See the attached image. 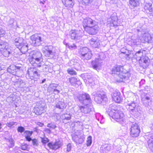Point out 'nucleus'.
<instances>
[{
  "mask_svg": "<svg viewBox=\"0 0 153 153\" xmlns=\"http://www.w3.org/2000/svg\"><path fill=\"white\" fill-rule=\"evenodd\" d=\"M31 141H32V144L33 146H37L39 145V141L38 139L36 138L31 139Z\"/></svg>",
  "mask_w": 153,
  "mask_h": 153,
  "instance_id": "38",
  "label": "nucleus"
},
{
  "mask_svg": "<svg viewBox=\"0 0 153 153\" xmlns=\"http://www.w3.org/2000/svg\"><path fill=\"white\" fill-rule=\"evenodd\" d=\"M110 114L112 118L115 120L120 123L124 122L125 115L122 112L116 109L112 108Z\"/></svg>",
  "mask_w": 153,
  "mask_h": 153,
  "instance_id": "5",
  "label": "nucleus"
},
{
  "mask_svg": "<svg viewBox=\"0 0 153 153\" xmlns=\"http://www.w3.org/2000/svg\"><path fill=\"white\" fill-rule=\"evenodd\" d=\"M44 131L47 134H50L51 133V130L48 128H45L44 130Z\"/></svg>",
  "mask_w": 153,
  "mask_h": 153,
  "instance_id": "51",
  "label": "nucleus"
},
{
  "mask_svg": "<svg viewBox=\"0 0 153 153\" xmlns=\"http://www.w3.org/2000/svg\"><path fill=\"white\" fill-rule=\"evenodd\" d=\"M112 74H116L122 79H128L130 76V73L124 69L123 66L118 65L114 67L112 69Z\"/></svg>",
  "mask_w": 153,
  "mask_h": 153,
  "instance_id": "2",
  "label": "nucleus"
},
{
  "mask_svg": "<svg viewBox=\"0 0 153 153\" xmlns=\"http://www.w3.org/2000/svg\"><path fill=\"white\" fill-rule=\"evenodd\" d=\"M11 80L14 83L13 85H14L24 86L25 85V83L21 79L16 78L15 75H13L12 76Z\"/></svg>",
  "mask_w": 153,
  "mask_h": 153,
  "instance_id": "16",
  "label": "nucleus"
},
{
  "mask_svg": "<svg viewBox=\"0 0 153 153\" xmlns=\"http://www.w3.org/2000/svg\"><path fill=\"white\" fill-rule=\"evenodd\" d=\"M94 7L96 8H98L99 5V4L98 3L97 1L95 2H94Z\"/></svg>",
  "mask_w": 153,
  "mask_h": 153,
  "instance_id": "53",
  "label": "nucleus"
},
{
  "mask_svg": "<svg viewBox=\"0 0 153 153\" xmlns=\"http://www.w3.org/2000/svg\"><path fill=\"white\" fill-rule=\"evenodd\" d=\"M129 4L132 7H136L139 4V0H130Z\"/></svg>",
  "mask_w": 153,
  "mask_h": 153,
  "instance_id": "31",
  "label": "nucleus"
},
{
  "mask_svg": "<svg viewBox=\"0 0 153 153\" xmlns=\"http://www.w3.org/2000/svg\"><path fill=\"white\" fill-rule=\"evenodd\" d=\"M92 56V54L90 51L81 58L84 60H88L91 58Z\"/></svg>",
  "mask_w": 153,
  "mask_h": 153,
  "instance_id": "30",
  "label": "nucleus"
},
{
  "mask_svg": "<svg viewBox=\"0 0 153 153\" xmlns=\"http://www.w3.org/2000/svg\"><path fill=\"white\" fill-rule=\"evenodd\" d=\"M140 132V129L137 123L133 124L130 128V135L133 137H138Z\"/></svg>",
  "mask_w": 153,
  "mask_h": 153,
  "instance_id": "9",
  "label": "nucleus"
},
{
  "mask_svg": "<svg viewBox=\"0 0 153 153\" xmlns=\"http://www.w3.org/2000/svg\"><path fill=\"white\" fill-rule=\"evenodd\" d=\"M16 123V122H10L7 123L6 124V125L7 127L11 128L13 127V126Z\"/></svg>",
  "mask_w": 153,
  "mask_h": 153,
  "instance_id": "43",
  "label": "nucleus"
},
{
  "mask_svg": "<svg viewBox=\"0 0 153 153\" xmlns=\"http://www.w3.org/2000/svg\"><path fill=\"white\" fill-rule=\"evenodd\" d=\"M112 98L114 101L117 103H120L122 100L121 93L118 91H116L113 92Z\"/></svg>",
  "mask_w": 153,
  "mask_h": 153,
  "instance_id": "14",
  "label": "nucleus"
},
{
  "mask_svg": "<svg viewBox=\"0 0 153 153\" xmlns=\"http://www.w3.org/2000/svg\"><path fill=\"white\" fill-rule=\"evenodd\" d=\"M81 33L80 30H71L69 32L68 35L71 39L77 40L80 39L81 37Z\"/></svg>",
  "mask_w": 153,
  "mask_h": 153,
  "instance_id": "11",
  "label": "nucleus"
},
{
  "mask_svg": "<svg viewBox=\"0 0 153 153\" xmlns=\"http://www.w3.org/2000/svg\"><path fill=\"white\" fill-rule=\"evenodd\" d=\"M69 81L72 84V85H74L73 84H75V85H80L81 84V82L80 80L74 77L70 78Z\"/></svg>",
  "mask_w": 153,
  "mask_h": 153,
  "instance_id": "22",
  "label": "nucleus"
},
{
  "mask_svg": "<svg viewBox=\"0 0 153 153\" xmlns=\"http://www.w3.org/2000/svg\"><path fill=\"white\" fill-rule=\"evenodd\" d=\"M53 50L52 46H46L42 48V51L46 56L51 58L55 55V52Z\"/></svg>",
  "mask_w": 153,
  "mask_h": 153,
  "instance_id": "10",
  "label": "nucleus"
},
{
  "mask_svg": "<svg viewBox=\"0 0 153 153\" xmlns=\"http://www.w3.org/2000/svg\"><path fill=\"white\" fill-rule=\"evenodd\" d=\"M121 54H124V56L127 60H129L132 58V55L130 53V51L125 48H122L120 50Z\"/></svg>",
  "mask_w": 153,
  "mask_h": 153,
  "instance_id": "19",
  "label": "nucleus"
},
{
  "mask_svg": "<svg viewBox=\"0 0 153 153\" xmlns=\"http://www.w3.org/2000/svg\"><path fill=\"white\" fill-rule=\"evenodd\" d=\"M73 1L74 0H64L62 1V3L68 9H70L72 8L74 4Z\"/></svg>",
  "mask_w": 153,
  "mask_h": 153,
  "instance_id": "21",
  "label": "nucleus"
},
{
  "mask_svg": "<svg viewBox=\"0 0 153 153\" xmlns=\"http://www.w3.org/2000/svg\"><path fill=\"white\" fill-rule=\"evenodd\" d=\"M9 68H8V71L9 72L11 73L12 72V71H10L9 70L10 69L13 70H15L16 71V69H19L21 68V67L19 66H15V65H12L10 66Z\"/></svg>",
  "mask_w": 153,
  "mask_h": 153,
  "instance_id": "36",
  "label": "nucleus"
},
{
  "mask_svg": "<svg viewBox=\"0 0 153 153\" xmlns=\"http://www.w3.org/2000/svg\"><path fill=\"white\" fill-rule=\"evenodd\" d=\"M140 38L137 36H133L131 37V40L128 42V44L133 46H137L140 45L141 42Z\"/></svg>",
  "mask_w": 153,
  "mask_h": 153,
  "instance_id": "12",
  "label": "nucleus"
},
{
  "mask_svg": "<svg viewBox=\"0 0 153 153\" xmlns=\"http://www.w3.org/2000/svg\"><path fill=\"white\" fill-rule=\"evenodd\" d=\"M1 52L3 55L4 56L7 57L9 56L12 53L11 50L10 48H8L3 50H1Z\"/></svg>",
  "mask_w": 153,
  "mask_h": 153,
  "instance_id": "23",
  "label": "nucleus"
},
{
  "mask_svg": "<svg viewBox=\"0 0 153 153\" xmlns=\"http://www.w3.org/2000/svg\"><path fill=\"white\" fill-rule=\"evenodd\" d=\"M148 143L149 146L150 145L153 146V138L149 140Z\"/></svg>",
  "mask_w": 153,
  "mask_h": 153,
  "instance_id": "49",
  "label": "nucleus"
},
{
  "mask_svg": "<svg viewBox=\"0 0 153 153\" xmlns=\"http://www.w3.org/2000/svg\"><path fill=\"white\" fill-rule=\"evenodd\" d=\"M8 74H7V73H4V74H3L1 75V77H4V76H5L6 75H7Z\"/></svg>",
  "mask_w": 153,
  "mask_h": 153,
  "instance_id": "56",
  "label": "nucleus"
},
{
  "mask_svg": "<svg viewBox=\"0 0 153 153\" xmlns=\"http://www.w3.org/2000/svg\"><path fill=\"white\" fill-rule=\"evenodd\" d=\"M27 75L30 77L32 79L34 77L38 76L39 74L37 71H36L35 69H29L28 70L27 73Z\"/></svg>",
  "mask_w": 153,
  "mask_h": 153,
  "instance_id": "20",
  "label": "nucleus"
},
{
  "mask_svg": "<svg viewBox=\"0 0 153 153\" xmlns=\"http://www.w3.org/2000/svg\"><path fill=\"white\" fill-rule=\"evenodd\" d=\"M94 0H83V2L86 5H89L91 4Z\"/></svg>",
  "mask_w": 153,
  "mask_h": 153,
  "instance_id": "46",
  "label": "nucleus"
},
{
  "mask_svg": "<svg viewBox=\"0 0 153 153\" xmlns=\"http://www.w3.org/2000/svg\"><path fill=\"white\" fill-rule=\"evenodd\" d=\"M4 33V31H3L1 29H0V34H1V35H3Z\"/></svg>",
  "mask_w": 153,
  "mask_h": 153,
  "instance_id": "55",
  "label": "nucleus"
},
{
  "mask_svg": "<svg viewBox=\"0 0 153 153\" xmlns=\"http://www.w3.org/2000/svg\"><path fill=\"white\" fill-rule=\"evenodd\" d=\"M144 8L146 10L148 11L149 12H151L152 11V4L151 3H146Z\"/></svg>",
  "mask_w": 153,
  "mask_h": 153,
  "instance_id": "33",
  "label": "nucleus"
},
{
  "mask_svg": "<svg viewBox=\"0 0 153 153\" xmlns=\"http://www.w3.org/2000/svg\"><path fill=\"white\" fill-rule=\"evenodd\" d=\"M32 44L34 46H39L44 40V36L39 34H35L30 36Z\"/></svg>",
  "mask_w": 153,
  "mask_h": 153,
  "instance_id": "8",
  "label": "nucleus"
},
{
  "mask_svg": "<svg viewBox=\"0 0 153 153\" xmlns=\"http://www.w3.org/2000/svg\"><path fill=\"white\" fill-rule=\"evenodd\" d=\"M41 142L44 144H46L49 141V139L46 137H41Z\"/></svg>",
  "mask_w": 153,
  "mask_h": 153,
  "instance_id": "41",
  "label": "nucleus"
},
{
  "mask_svg": "<svg viewBox=\"0 0 153 153\" xmlns=\"http://www.w3.org/2000/svg\"><path fill=\"white\" fill-rule=\"evenodd\" d=\"M45 2V1L44 0H41L40 1V3L41 4H44Z\"/></svg>",
  "mask_w": 153,
  "mask_h": 153,
  "instance_id": "57",
  "label": "nucleus"
},
{
  "mask_svg": "<svg viewBox=\"0 0 153 153\" xmlns=\"http://www.w3.org/2000/svg\"><path fill=\"white\" fill-rule=\"evenodd\" d=\"M24 133L25 134V138L27 141L30 142L31 141V138L30 137L32 135L33 131L28 130L25 131Z\"/></svg>",
  "mask_w": 153,
  "mask_h": 153,
  "instance_id": "25",
  "label": "nucleus"
},
{
  "mask_svg": "<svg viewBox=\"0 0 153 153\" xmlns=\"http://www.w3.org/2000/svg\"><path fill=\"white\" fill-rule=\"evenodd\" d=\"M13 43L22 53H25L27 51L28 45L22 38L18 37L15 39Z\"/></svg>",
  "mask_w": 153,
  "mask_h": 153,
  "instance_id": "4",
  "label": "nucleus"
},
{
  "mask_svg": "<svg viewBox=\"0 0 153 153\" xmlns=\"http://www.w3.org/2000/svg\"><path fill=\"white\" fill-rule=\"evenodd\" d=\"M143 51L142 50H140L137 52L134 56V57L137 60L139 61L140 62L143 63V65L145 64L146 65H148L149 61V59L148 57L143 56Z\"/></svg>",
  "mask_w": 153,
  "mask_h": 153,
  "instance_id": "7",
  "label": "nucleus"
},
{
  "mask_svg": "<svg viewBox=\"0 0 153 153\" xmlns=\"http://www.w3.org/2000/svg\"><path fill=\"white\" fill-rule=\"evenodd\" d=\"M46 108L44 106L39 105L35 107L33 109V112L36 115H41L45 112Z\"/></svg>",
  "mask_w": 153,
  "mask_h": 153,
  "instance_id": "15",
  "label": "nucleus"
},
{
  "mask_svg": "<svg viewBox=\"0 0 153 153\" xmlns=\"http://www.w3.org/2000/svg\"><path fill=\"white\" fill-rule=\"evenodd\" d=\"M38 67H41V65H38Z\"/></svg>",
  "mask_w": 153,
  "mask_h": 153,
  "instance_id": "62",
  "label": "nucleus"
},
{
  "mask_svg": "<svg viewBox=\"0 0 153 153\" xmlns=\"http://www.w3.org/2000/svg\"><path fill=\"white\" fill-rule=\"evenodd\" d=\"M47 145L50 149L56 150L60 148L62 144L59 140H56L54 143H48Z\"/></svg>",
  "mask_w": 153,
  "mask_h": 153,
  "instance_id": "13",
  "label": "nucleus"
},
{
  "mask_svg": "<svg viewBox=\"0 0 153 153\" xmlns=\"http://www.w3.org/2000/svg\"><path fill=\"white\" fill-rule=\"evenodd\" d=\"M90 51L89 49L86 47H84L80 48L79 51V53L81 57H82L87 53Z\"/></svg>",
  "mask_w": 153,
  "mask_h": 153,
  "instance_id": "28",
  "label": "nucleus"
},
{
  "mask_svg": "<svg viewBox=\"0 0 153 153\" xmlns=\"http://www.w3.org/2000/svg\"><path fill=\"white\" fill-rule=\"evenodd\" d=\"M62 120L63 123H67L65 122V120H70L71 119V116L70 114L67 113L64 114L62 116Z\"/></svg>",
  "mask_w": 153,
  "mask_h": 153,
  "instance_id": "27",
  "label": "nucleus"
},
{
  "mask_svg": "<svg viewBox=\"0 0 153 153\" xmlns=\"http://www.w3.org/2000/svg\"><path fill=\"white\" fill-rule=\"evenodd\" d=\"M68 48L70 49H75L76 48V46L74 44H73L71 45L69 44L68 45Z\"/></svg>",
  "mask_w": 153,
  "mask_h": 153,
  "instance_id": "44",
  "label": "nucleus"
},
{
  "mask_svg": "<svg viewBox=\"0 0 153 153\" xmlns=\"http://www.w3.org/2000/svg\"><path fill=\"white\" fill-rule=\"evenodd\" d=\"M46 81V79H43L40 82V83L41 84L43 83H45Z\"/></svg>",
  "mask_w": 153,
  "mask_h": 153,
  "instance_id": "54",
  "label": "nucleus"
},
{
  "mask_svg": "<svg viewBox=\"0 0 153 153\" xmlns=\"http://www.w3.org/2000/svg\"><path fill=\"white\" fill-rule=\"evenodd\" d=\"M63 43L64 45H65L67 47H68V45H69V44L66 43V42L65 41H64Z\"/></svg>",
  "mask_w": 153,
  "mask_h": 153,
  "instance_id": "58",
  "label": "nucleus"
},
{
  "mask_svg": "<svg viewBox=\"0 0 153 153\" xmlns=\"http://www.w3.org/2000/svg\"><path fill=\"white\" fill-rule=\"evenodd\" d=\"M47 127L51 129H54L56 127V126L52 123H48L47 126Z\"/></svg>",
  "mask_w": 153,
  "mask_h": 153,
  "instance_id": "45",
  "label": "nucleus"
},
{
  "mask_svg": "<svg viewBox=\"0 0 153 153\" xmlns=\"http://www.w3.org/2000/svg\"><path fill=\"white\" fill-rule=\"evenodd\" d=\"M111 18L112 21V24L114 26H116L117 25L116 24H114V23L117 20V18L116 16V14H114L111 15Z\"/></svg>",
  "mask_w": 153,
  "mask_h": 153,
  "instance_id": "34",
  "label": "nucleus"
},
{
  "mask_svg": "<svg viewBox=\"0 0 153 153\" xmlns=\"http://www.w3.org/2000/svg\"><path fill=\"white\" fill-rule=\"evenodd\" d=\"M78 99L80 101H83L85 100H90L89 95L87 94H82L78 97Z\"/></svg>",
  "mask_w": 153,
  "mask_h": 153,
  "instance_id": "24",
  "label": "nucleus"
},
{
  "mask_svg": "<svg viewBox=\"0 0 153 153\" xmlns=\"http://www.w3.org/2000/svg\"><path fill=\"white\" fill-rule=\"evenodd\" d=\"M71 146L70 143L68 144L67 147V152H69L71 149Z\"/></svg>",
  "mask_w": 153,
  "mask_h": 153,
  "instance_id": "48",
  "label": "nucleus"
},
{
  "mask_svg": "<svg viewBox=\"0 0 153 153\" xmlns=\"http://www.w3.org/2000/svg\"><path fill=\"white\" fill-rule=\"evenodd\" d=\"M83 25L84 30L90 34H96L100 29L97 22L89 17L83 19Z\"/></svg>",
  "mask_w": 153,
  "mask_h": 153,
  "instance_id": "1",
  "label": "nucleus"
},
{
  "mask_svg": "<svg viewBox=\"0 0 153 153\" xmlns=\"http://www.w3.org/2000/svg\"><path fill=\"white\" fill-rule=\"evenodd\" d=\"M102 60L100 58H96L92 62V65L93 68L94 69L99 70L100 68Z\"/></svg>",
  "mask_w": 153,
  "mask_h": 153,
  "instance_id": "18",
  "label": "nucleus"
},
{
  "mask_svg": "<svg viewBox=\"0 0 153 153\" xmlns=\"http://www.w3.org/2000/svg\"><path fill=\"white\" fill-rule=\"evenodd\" d=\"M145 83V80L144 79H142L139 82L140 86H141L144 84Z\"/></svg>",
  "mask_w": 153,
  "mask_h": 153,
  "instance_id": "50",
  "label": "nucleus"
},
{
  "mask_svg": "<svg viewBox=\"0 0 153 153\" xmlns=\"http://www.w3.org/2000/svg\"><path fill=\"white\" fill-rule=\"evenodd\" d=\"M8 44L7 42L2 41L0 43V49L3 50L8 48Z\"/></svg>",
  "mask_w": 153,
  "mask_h": 153,
  "instance_id": "32",
  "label": "nucleus"
},
{
  "mask_svg": "<svg viewBox=\"0 0 153 153\" xmlns=\"http://www.w3.org/2000/svg\"><path fill=\"white\" fill-rule=\"evenodd\" d=\"M37 124L40 127H42L44 125V124L40 122H38L37 123Z\"/></svg>",
  "mask_w": 153,
  "mask_h": 153,
  "instance_id": "52",
  "label": "nucleus"
},
{
  "mask_svg": "<svg viewBox=\"0 0 153 153\" xmlns=\"http://www.w3.org/2000/svg\"><path fill=\"white\" fill-rule=\"evenodd\" d=\"M20 147L21 149L23 150L28 151L29 149L28 145L26 143L21 145Z\"/></svg>",
  "mask_w": 153,
  "mask_h": 153,
  "instance_id": "39",
  "label": "nucleus"
},
{
  "mask_svg": "<svg viewBox=\"0 0 153 153\" xmlns=\"http://www.w3.org/2000/svg\"><path fill=\"white\" fill-rule=\"evenodd\" d=\"M42 55L39 52L34 51L33 52V55L29 56V61L30 63L33 64L34 63L36 64L40 63L42 60Z\"/></svg>",
  "mask_w": 153,
  "mask_h": 153,
  "instance_id": "6",
  "label": "nucleus"
},
{
  "mask_svg": "<svg viewBox=\"0 0 153 153\" xmlns=\"http://www.w3.org/2000/svg\"><path fill=\"white\" fill-rule=\"evenodd\" d=\"M1 124L0 123V129H1Z\"/></svg>",
  "mask_w": 153,
  "mask_h": 153,
  "instance_id": "61",
  "label": "nucleus"
},
{
  "mask_svg": "<svg viewBox=\"0 0 153 153\" xmlns=\"http://www.w3.org/2000/svg\"><path fill=\"white\" fill-rule=\"evenodd\" d=\"M90 42L91 46L94 48H97L100 45V41L98 38L96 36L91 38L90 40Z\"/></svg>",
  "mask_w": 153,
  "mask_h": 153,
  "instance_id": "17",
  "label": "nucleus"
},
{
  "mask_svg": "<svg viewBox=\"0 0 153 153\" xmlns=\"http://www.w3.org/2000/svg\"><path fill=\"white\" fill-rule=\"evenodd\" d=\"M91 111V108H90L89 109V111L87 113H88V112H90Z\"/></svg>",
  "mask_w": 153,
  "mask_h": 153,
  "instance_id": "60",
  "label": "nucleus"
},
{
  "mask_svg": "<svg viewBox=\"0 0 153 153\" xmlns=\"http://www.w3.org/2000/svg\"><path fill=\"white\" fill-rule=\"evenodd\" d=\"M127 108L130 111H133L136 108V105L134 102H132L126 105Z\"/></svg>",
  "mask_w": 153,
  "mask_h": 153,
  "instance_id": "26",
  "label": "nucleus"
},
{
  "mask_svg": "<svg viewBox=\"0 0 153 153\" xmlns=\"http://www.w3.org/2000/svg\"><path fill=\"white\" fill-rule=\"evenodd\" d=\"M92 143V137L91 136H89L86 140V145L87 146H89L91 145Z\"/></svg>",
  "mask_w": 153,
  "mask_h": 153,
  "instance_id": "37",
  "label": "nucleus"
},
{
  "mask_svg": "<svg viewBox=\"0 0 153 153\" xmlns=\"http://www.w3.org/2000/svg\"><path fill=\"white\" fill-rule=\"evenodd\" d=\"M24 130V128L22 126L18 127L17 128V131L18 132L22 133L23 132Z\"/></svg>",
  "mask_w": 153,
  "mask_h": 153,
  "instance_id": "47",
  "label": "nucleus"
},
{
  "mask_svg": "<svg viewBox=\"0 0 153 153\" xmlns=\"http://www.w3.org/2000/svg\"><path fill=\"white\" fill-rule=\"evenodd\" d=\"M67 72L69 74L74 75L76 74V71L72 69H68L67 70Z\"/></svg>",
  "mask_w": 153,
  "mask_h": 153,
  "instance_id": "40",
  "label": "nucleus"
},
{
  "mask_svg": "<svg viewBox=\"0 0 153 153\" xmlns=\"http://www.w3.org/2000/svg\"><path fill=\"white\" fill-rule=\"evenodd\" d=\"M85 79L86 82L88 81L91 83L92 82V79L91 75L90 74H86L85 75Z\"/></svg>",
  "mask_w": 153,
  "mask_h": 153,
  "instance_id": "35",
  "label": "nucleus"
},
{
  "mask_svg": "<svg viewBox=\"0 0 153 153\" xmlns=\"http://www.w3.org/2000/svg\"><path fill=\"white\" fill-rule=\"evenodd\" d=\"M137 30L138 33L141 32L142 34V37L140 39L141 42L150 43L152 42V37L151 35L148 33L145 32V29L143 28V24H139Z\"/></svg>",
  "mask_w": 153,
  "mask_h": 153,
  "instance_id": "3",
  "label": "nucleus"
},
{
  "mask_svg": "<svg viewBox=\"0 0 153 153\" xmlns=\"http://www.w3.org/2000/svg\"><path fill=\"white\" fill-rule=\"evenodd\" d=\"M84 108L85 107L83 106H81L79 107V109L80 110H82V109H84Z\"/></svg>",
  "mask_w": 153,
  "mask_h": 153,
  "instance_id": "59",
  "label": "nucleus"
},
{
  "mask_svg": "<svg viewBox=\"0 0 153 153\" xmlns=\"http://www.w3.org/2000/svg\"><path fill=\"white\" fill-rule=\"evenodd\" d=\"M14 23V20L13 19H11L8 22V25L10 27H13Z\"/></svg>",
  "mask_w": 153,
  "mask_h": 153,
  "instance_id": "42",
  "label": "nucleus"
},
{
  "mask_svg": "<svg viewBox=\"0 0 153 153\" xmlns=\"http://www.w3.org/2000/svg\"><path fill=\"white\" fill-rule=\"evenodd\" d=\"M56 107L59 109H63L65 108L66 105L64 102L59 101L56 105Z\"/></svg>",
  "mask_w": 153,
  "mask_h": 153,
  "instance_id": "29",
  "label": "nucleus"
}]
</instances>
